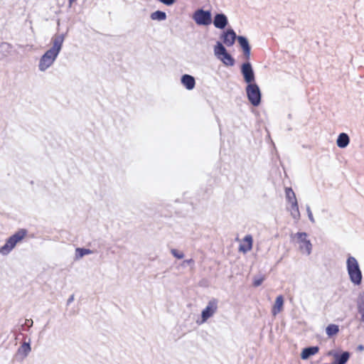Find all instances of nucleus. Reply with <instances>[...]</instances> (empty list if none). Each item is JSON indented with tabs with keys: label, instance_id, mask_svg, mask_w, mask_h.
Returning a JSON list of instances; mask_svg holds the SVG:
<instances>
[{
	"label": "nucleus",
	"instance_id": "nucleus-1",
	"mask_svg": "<svg viewBox=\"0 0 364 364\" xmlns=\"http://www.w3.org/2000/svg\"><path fill=\"white\" fill-rule=\"evenodd\" d=\"M65 40V34H55L51 38L52 46L41 57L38 65L41 72H45L50 68L56 60L62 50Z\"/></svg>",
	"mask_w": 364,
	"mask_h": 364
},
{
	"label": "nucleus",
	"instance_id": "nucleus-2",
	"mask_svg": "<svg viewBox=\"0 0 364 364\" xmlns=\"http://www.w3.org/2000/svg\"><path fill=\"white\" fill-rule=\"evenodd\" d=\"M346 268L350 282L354 285H360L362 282L363 275L357 259L349 256L346 261Z\"/></svg>",
	"mask_w": 364,
	"mask_h": 364
},
{
	"label": "nucleus",
	"instance_id": "nucleus-3",
	"mask_svg": "<svg viewBox=\"0 0 364 364\" xmlns=\"http://www.w3.org/2000/svg\"><path fill=\"white\" fill-rule=\"evenodd\" d=\"M214 54L225 65L233 66L235 65V59L228 53L224 45L220 41H218L214 47Z\"/></svg>",
	"mask_w": 364,
	"mask_h": 364
},
{
	"label": "nucleus",
	"instance_id": "nucleus-4",
	"mask_svg": "<svg viewBox=\"0 0 364 364\" xmlns=\"http://www.w3.org/2000/svg\"><path fill=\"white\" fill-rule=\"evenodd\" d=\"M26 235L25 230H21L11 236L6 243L0 248V254L7 255L16 246L18 242L21 241Z\"/></svg>",
	"mask_w": 364,
	"mask_h": 364
},
{
	"label": "nucleus",
	"instance_id": "nucleus-5",
	"mask_svg": "<svg viewBox=\"0 0 364 364\" xmlns=\"http://www.w3.org/2000/svg\"><path fill=\"white\" fill-rule=\"evenodd\" d=\"M247 99L254 107H257L261 103L262 93L256 82L247 84L245 88Z\"/></svg>",
	"mask_w": 364,
	"mask_h": 364
},
{
	"label": "nucleus",
	"instance_id": "nucleus-6",
	"mask_svg": "<svg viewBox=\"0 0 364 364\" xmlns=\"http://www.w3.org/2000/svg\"><path fill=\"white\" fill-rule=\"evenodd\" d=\"M307 237V233L304 232H299L296 234L291 235V238L292 240H296V242L299 244L300 251L302 253L309 255L311 253L312 245Z\"/></svg>",
	"mask_w": 364,
	"mask_h": 364
},
{
	"label": "nucleus",
	"instance_id": "nucleus-7",
	"mask_svg": "<svg viewBox=\"0 0 364 364\" xmlns=\"http://www.w3.org/2000/svg\"><path fill=\"white\" fill-rule=\"evenodd\" d=\"M218 308V300L217 299H211L206 307L201 312V321L200 324L205 323L210 318L214 316Z\"/></svg>",
	"mask_w": 364,
	"mask_h": 364
},
{
	"label": "nucleus",
	"instance_id": "nucleus-8",
	"mask_svg": "<svg viewBox=\"0 0 364 364\" xmlns=\"http://www.w3.org/2000/svg\"><path fill=\"white\" fill-rule=\"evenodd\" d=\"M195 22L200 26H208L212 22L211 13L202 9L196 10L193 16Z\"/></svg>",
	"mask_w": 364,
	"mask_h": 364
},
{
	"label": "nucleus",
	"instance_id": "nucleus-9",
	"mask_svg": "<svg viewBox=\"0 0 364 364\" xmlns=\"http://www.w3.org/2000/svg\"><path fill=\"white\" fill-rule=\"evenodd\" d=\"M241 74L243 77L244 81L247 84L255 82V75L252 68V64L247 60L241 65L240 68Z\"/></svg>",
	"mask_w": 364,
	"mask_h": 364
},
{
	"label": "nucleus",
	"instance_id": "nucleus-10",
	"mask_svg": "<svg viewBox=\"0 0 364 364\" xmlns=\"http://www.w3.org/2000/svg\"><path fill=\"white\" fill-rule=\"evenodd\" d=\"M237 36L232 28H228L226 31H224L220 38L223 43L228 47H230L234 45Z\"/></svg>",
	"mask_w": 364,
	"mask_h": 364
},
{
	"label": "nucleus",
	"instance_id": "nucleus-11",
	"mask_svg": "<svg viewBox=\"0 0 364 364\" xmlns=\"http://www.w3.org/2000/svg\"><path fill=\"white\" fill-rule=\"evenodd\" d=\"M237 42L243 51V55L246 60L250 58L251 47L247 38L242 36L237 37Z\"/></svg>",
	"mask_w": 364,
	"mask_h": 364
},
{
	"label": "nucleus",
	"instance_id": "nucleus-12",
	"mask_svg": "<svg viewBox=\"0 0 364 364\" xmlns=\"http://www.w3.org/2000/svg\"><path fill=\"white\" fill-rule=\"evenodd\" d=\"M228 23L227 16L224 14H217L213 18V25L215 28L223 29Z\"/></svg>",
	"mask_w": 364,
	"mask_h": 364
},
{
	"label": "nucleus",
	"instance_id": "nucleus-13",
	"mask_svg": "<svg viewBox=\"0 0 364 364\" xmlns=\"http://www.w3.org/2000/svg\"><path fill=\"white\" fill-rule=\"evenodd\" d=\"M181 82L188 90H192L196 86L194 77L188 74H184L181 76Z\"/></svg>",
	"mask_w": 364,
	"mask_h": 364
},
{
	"label": "nucleus",
	"instance_id": "nucleus-14",
	"mask_svg": "<svg viewBox=\"0 0 364 364\" xmlns=\"http://www.w3.org/2000/svg\"><path fill=\"white\" fill-rule=\"evenodd\" d=\"M333 358V364H346L350 358V353L348 351L343 352L341 354L334 353Z\"/></svg>",
	"mask_w": 364,
	"mask_h": 364
},
{
	"label": "nucleus",
	"instance_id": "nucleus-15",
	"mask_svg": "<svg viewBox=\"0 0 364 364\" xmlns=\"http://www.w3.org/2000/svg\"><path fill=\"white\" fill-rule=\"evenodd\" d=\"M319 350L318 346H310L303 349L301 353V358L303 360H307L311 355L316 354Z\"/></svg>",
	"mask_w": 364,
	"mask_h": 364
},
{
	"label": "nucleus",
	"instance_id": "nucleus-16",
	"mask_svg": "<svg viewBox=\"0 0 364 364\" xmlns=\"http://www.w3.org/2000/svg\"><path fill=\"white\" fill-rule=\"evenodd\" d=\"M350 142L349 136L346 133H341L337 139L336 144L339 148H346Z\"/></svg>",
	"mask_w": 364,
	"mask_h": 364
},
{
	"label": "nucleus",
	"instance_id": "nucleus-17",
	"mask_svg": "<svg viewBox=\"0 0 364 364\" xmlns=\"http://www.w3.org/2000/svg\"><path fill=\"white\" fill-rule=\"evenodd\" d=\"M283 305L284 298L282 295H279L276 298L274 305L273 306L272 310V314L276 316L277 314H279L282 311Z\"/></svg>",
	"mask_w": 364,
	"mask_h": 364
},
{
	"label": "nucleus",
	"instance_id": "nucleus-18",
	"mask_svg": "<svg viewBox=\"0 0 364 364\" xmlns=\"http://www.w3.org/2000/svg\"><path fill=\"white\" fill-rule=\"evenodd\" d=\"M291 215L292 218L296 220V221L300 219V213L299 210V205L297 200H294L291 203V208H290Z\"/></svg>",
	"mask_w": 364,
	"mask_h": 364
},
{
	"label": "nucleus",
	"instance_id": "nucleus-19",
	"mask_svg": "<svg viewBox=\"0 0 364 364\" xmlns=\"http://www.w3.org/2000/svg\"><path fill=\"white\" fill-rule=\"evenodd\" d=\"M31 351L30 341L24 342L18 349V353L23 355V358H26Z\"/></svg>",
	"mask_w": 364,
	"mask_h": 364
},
{
	"label": "nucleus",
	"instance_id": "nucleus-20",
	"mask_svg": "<svg viewBox=\"0 0 364 364\" xmlns=\"http://www.w3.org/2000/svg\"><path fill=\"white\" fill-rule=\"evenodd\" d=\"M166 14L162 11H156L151 14L150 18L154 21H164L166 19Z\"/></svg>",
	"mask_w": 364,
	"mask_h": 364
},
{
	"label": "nucleus",
	"instance_id": "nucleus-21",
	"mask_svg": "<svg viewBox=\"0 0 364 364\" xmlns=\"http://www.w3.org/2000/svg\"><path fill=\"white\" fill-rule=\"evenodd\" d=\"M93 251L90 249L77 247L75 249V259H79L85 255L92 254Z\"/></svg>",
	"mask_w": 364,
	"mask_h": 364
},
{
	"label": "nucleus",
	"instance_id": "nucleus-22",
	"mask_svg": "<svg viewBox=\"0 0 364 364\" xmlns=\"http://www.w3.org/2000/svg\"><path fill=\"white\" fill-rule=\"evenodd\" d=\"M339 331V327L336 324H329L326 328V333L328 336L331 337L337 334Z\"/></svg>",
	"mask_w": 364,
	"mask_h": 364
},
{
	"label": "nucleus",
	"instance_id": "nucleus-23",
	"mask_svg": "<svg viewBox=\"0 0 364 364\" xmlns=\"http://www.w3.org/2000/svg\"><path fill=\"white\" fill-rule=\"evenodd\" d=\"M285 194L287 200H288L289 203H291L294 200H297L296 195L291 188H286Z\"/></svg>",
	"mask_w": 364,
	"mask_h": 364
},
{
	"label": "nucleus",
	"instance_id": "nucleus-24",
	"mask_svg": "<svg viewBox=\"0 0 364 364\" xmlns=\"http://www.w3.org/2000/svg\"><path fill=\"white\" fill-rule=\"evenodd\" d=\"M358 310L360 316L364 315V292L361 293L358 297Z\"/></svg>",
	"mask_w": 364,
	"mask_h": 364
},
{
	"label": "nucleus",
	"instance_id": "nucleus-25",
	"mask_svg": "<svg viewBox=\"0 0 364 364\" xmlns=\"http://www.w3.org/2000/svg\"><path fill=\"white\" fill-rule=\"evenodd\" d=\"M11 49V46L6 42H3L0 44V52L3 53V55L5 56L9 53H10Z\"/></svg>",
	"mask_w": 364,
	"mask_h": 364
},
{
	"label": "nucleus",
	"instance_id": "nucleus-26",
	"mask_svg": "<svg viewBox=\"0 0 364 364\" xmlns=\"http://www.w3.org/2000/svg\"><path fill=\"white\" fill-rule=\"evenodd\" d=\"M244 241L247 243L245 251H250L252 247V237L250 235H247L245 237Z\"/></svg>",
	"mask_w": 364,
	"mask_h": 364
},
{
	"label": "nucleus",
	"instance_id": "nucleus-27",
	"mask_svg": "<svg viewBox=\"0 0 364 364\" xmlns=\"http://www.w3.org/2000/svg\"><path fill=\"white\" fill-rule=\"evenodd\" d=\"M171 252L177 259H183L184 257V254L181 252L178 251L176 249H172L171 250Z\"/></svg>",
	"mask_w": 364,
	"mask_h": 364
},
{
	"label": "nucleus",
	"instance_id": "nucleus-28",
	"mask_svg": "<svg viewBox=\"0 0 364 364\" xmlns=\"http://www.w3.org/2000/svg\"><path fill=\"white\" fill-rule=\"evenodd\" d=\"M306 208V212H307L308 218H309V220L311 223H315V220H314V218L313 216L312 212L311 210L310 206L309 205H307Z\"/></svg>",
	"mask_w": 364,
	"mask_h": 364
},
{
	"label": "nucleus",
	"instance_id": "nucleus-29",
	"mask_svg": "<svg viewBox=\"0 0 364 364\" xmlns=\"http://www.w3.org/2000/svg\"><path fill=\"white\" fill-rule=\"evenodd\" d=\"M263 281H264V278L263 277L255 278L254 279L253 284H254L255 287H259V285L262 284Z\"/></svg>",
	"mask_w": 364,
	"mask_h": 364
},
{
	"label": "nucleus",
	"instance_id": "nucleus-30",
	"mask_svg": "<svg viewBox=\"0 0 364 364\" xmlns=\"http://www.w3.org/2000/svg\"><path fill=\"white\" fill-rule=\"evenodd\" d=\"M158 1L166 6H171L176 1V0H158Z\"/></svg>",
	"mask_w": 364,
	"mask_h": 364
},
{
	"label": "nucleus",
	"instance_id": "nucleus-31",
	"mask_svg": "<svg viewBox=\"0 0 364 364\" xmlns=\"http://www.w3.org/2000/svg\"><path fill=\"white\" fill-rule=\"evenodd\" d=\"M33 324V321L32 319H26L24 325L27 326L28 328H31Z\"/></svg>",
	"mask_w": 364,
	"mask_h": 364
},
{
	"label": "nucleus",
	"instance_id": "nucleus-32",
	"mask_svg": "<svg viewBox=\"0 0 364 364\" xmlns=\"http://www.w3.org/2000/svg\"><path fill=\"white\" fill-rule=\"evenodd\" d=\"M193 262H194L192 259H186V260L183 261V264H193Z\"/></svg>",
	"mask_w": 364,
	"mask_h": 364
},
{
	"label": "nucleus",
	"instance_id": "nucleus-33",
	"mask_svg": "<svg viewBox=\"0 0 364 364\" xmlns=\"http://www.w3.org/2000/svg\"><path fill=\"white\" fill-rule=\"evenodd\" d=\"M74 301V295H71L69 299H68L67 304L69 305L70 303H72Z\"/></svg>",
	"mask_w": 364,
	"mask_h": 364
},
{
	"label": "nucleus",
	"instance_id": "nucleus-34",
	"mask_svg": "<svg viewBox=\"0 0 364 364\" xmlns=\"http://www.w3.org/2000/svg\"><path fill=\"white\" fill-rule=\"evenodd\" d=\"M246 247H247V245H246V246H245V245H240V251H242V252H247V251H245V250L246 249Z\"/></svg>",
	"mask_w": 364,
	"mask_h": 364
},
{
	"label": "nucleus",
	"instance_id": "nucleus-35",
	"mask_svg": "<svg viewBox=\"0 0 364 364\" xmlns=\"http://www.w3.org/2000/svg\"><path fill=\"white\" fill-rule=\"evenodd\" d=\"M77 0H68V3H69V7H71L73 4L74 2H75Z\"/></svg>",
	"mask_w": 364,
	"mask_h": 364
},
{
	"label": "nucleus",
	"instance_id": "nucleus-36",
	"mask_svg": "<svg viewBox=\"0 0 364 364\" xmlns=\"http://www.w3.org/2000/svg\"><path fill=\"white\" fill-rule=\"evenodd\" d=\"M359 350H362L364 349V347L363 346H359L358 348Z\"/></svg>",
	"mask_w": 364,
	"mask_h": 364
},
{
	"label": "nucleus",
	"instance_id": "nucleus-37",
	"mask_svg": "<svg viewBox=\"0 0 364 364\" xmlns=\"http://www.w3.org/2000/svg\"><path fill=\"white\" fill-rule=\"evenodd\" d=\"M361 316V321L364 323V315L360 316Z\"/></svg>",
	"mask_w": 364,
	"mask_h": 364
}]
</instances>
